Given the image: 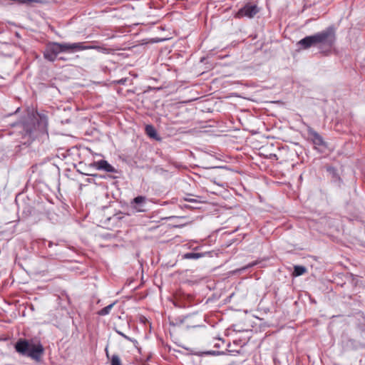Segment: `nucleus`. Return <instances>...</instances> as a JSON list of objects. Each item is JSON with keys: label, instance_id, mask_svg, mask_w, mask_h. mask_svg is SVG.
Segmentation results:
<instances>
[{"label": "nucleus", "instance_id": "1", "mask_svg": "<svg viewBox=\"0 0 365 365\" xmlns=\"http://www.w3.org/2000/svg\"><path fill=\"white\" fill-rule=\"evenodd\" d=\"M336 40V28L331 25L320 32L304 37L297 43V45L302 49H308L316 46L319 48L320 53L328 56L330 54Z\"/></svg>", "mask_w": 365, "mask_h": 365}, {"label": "nucleus", "instance_id": "2", "mask_svg": "<svg viewBox=\"0 0 365 365\" xmlns=\"http://www.w3.org/2000/svg\"><path fill=\"white\" fill-rule=\"evenodd\" d=\"M14 348L19 354L27 356L36 361H40L44 353V349L40 341L36 339H19Z\"/></svg>", "mask_w": 365, "mask_h": 365}, {"label": "nucleus", "instance_id": "3", "mask_svg": "<svg viewBox=\"0 0 365 365\" xmlns=\"http://www.w3.org/2000/svg\"><path fill=\"white\" fill-rule=\"evenodd\" d=\"M81 43H51L46 46L43 53L44 58L50 61H53L56 58L58 53L62 52L75 51L82 49Z\"/></svg>", "mask_w": 365, "mask_h": 365}, {"label": "nucleus", "instance_id": "4", "mask_svg": "<svg viewBox=\"0 0 365 365\" xmlns=\"http://www.w3.org/2000/svg\"><path fill=\"white\" fill-rule=\"evenodd\" d=\"M97 217L100 218L99 222L101 223V226L110 229V226L117 225L120 222L123 218V215L121 212L114 214L112 216L99 212L97 215Z\"/></svg>", "mask_w": 365, "mask_h": 365}, {"label": "nucleus", "instance_id": "5", "mask_svg": "<svg viewBox=\"0 0 365 365\" xmlns=\"http://www.w3.org/2000/svg\"><path fill=\"white\" fill-rule=\"evenodd\" d=\"M259 9L255 4H247L242 8H241L235 15L236 18H242V17H248L252 18L254 17L258 12Z\"/></svg>", "mask_w": 365, "mask_h": 365}, {"label": "nucleus", "instance_id": "6", "mask_svg": "<svg viewBox=\"0 0 365 365\" xmlns=\"http://www.w3.org/2000/svg\"><path fill=\"white\" fill-rule=\"evenodd\" d=\"M93 167H95L96 169L105 171L106 173H117V170L105 160H100L98 161L93 162Z\"/></svg>", "mask_w": 365, "mask_h": 365}, {"label": "nucleus", "instance_id": "7", "mask_svg": "<svg viewBox=\"0 0 365 365\" xmlns=\"http://www.w3.org/2000/svg\"><path fill=\"white\" fill-rule=\"evenodd\" d=\"M307 133L314 145L318 146H322L325 145L322 136L319 135V133L314 130L313 128H309L307 129Z\"/></svg>", "mask_w": 365, "mask_h": 365}, {"label": "nucleus", "instance_id": "8", "mask_svg": "<svg viewBox=\"0 0 365 365\" xmlns=\"http://www.w3.org/2000/svg\"><path fill=\"white\" fill-rule=\"evenodd\" d=\"M145 133L150 138L155 139L158 140H160V138L158 135L155 128L152 125H147L145 128Z\"/></svg>", "mask_w": 365, "mask_h": 365}, {"label": "nucleus", "instance_id": "9", "mask_svg": "<svg viewBox=\"0 0 365 365\" xmlns=\"http://www.w3.org/2000/svg\"><path fill=\"white\" fill-rule=\"evenodd\" d=\"M207 255L205 253L187 252L182 255V259H196L205 257Z\"/></svg>", "mask_w": 365, "mask_h": 365}, {"label": "nucleus", "instance_id": "10", "mask_svg": "<svg viewBox=\"0 0 365 365\" xmlns=\"http://www.w3.org/2000/svg\"><path fill=\"white\" fill-rule=\"evenodd\" d=\"M306 272H307V268L305 267L302 266V265H295L294 267V272H293L292 274L295 277H298V276L304 274Z\"/></svg>", "mask_w": 365, "mask_h": 365}, {"label": "nucleus", "instance_id": "11", "mask_svg": "<svg viewBox=\"0 0 365 365\" xmlns=\"http://www.w3.org/2000/svg\"><path fill=\"white\" fill-rule=\"evenodd\" d=\"M114 304H115V302H113V303L106 306L103 309L98 311L97 312V314H98L100 316H105V315L108 314L110 313V309H112V307H113Z\"/></svg>", "mask_w": 365, "mask_h": 365}, {"label": "nucleus", "instance_id": "12", "mask_svg": "<svg viewBox=\"0 0 365 365\" xmlns=\"http://www.w3.org/2000/svg\"><path fill=\"white\" fill-rule=\"evenodd\" d=\"M114 304H115V302H113V303L106 306L103 309L98 311L97 312V314H98L100 316H105V315L108 314L110 313V309H112V307H113Z\"/></svg>", "mask_w": 365, "mask_h": 365}, {"label": "nucleus", "instance_id": "13", "mask_svg": "<svg viewBox=\"0 0 365 365\" xmlns=\"http://www.w3.org/2000/svg\"><path fill=\"white\" fill-rule=\"evenodd\" d=\"M110 365H122L120 359L118 355L113 354L110 359Z\"/></svg>", "mask_w": 365, "mask_h": 365}, {"label": "nucleus", "instance_id": "14", "mask_svg": "<svg viewBox=\"0 0 365 365\" xmlns=\"http://www.w3.org/2000/svg\"><path fill=\"white\" fill-rule=\"evenodd\" d=\"M92 48H93V49H96V50H97L99 52L106 53L108 51V49L106 48L101 47V46L96 45V41H93Z\"/></svg>", "mask_w": 365, "mask_h": 365}, {"label": "nucleus", "instance_id": "15", "mask_svg": "<svg viewBox=\"0 0 365 365\" xmlns=\"http://www.w3.org/2000/svg\"><path fill=\"white\" fill-rule=\"evenodd\" d=\"M145 197L143 196H138L133 199V202L136 205H140L145 202Z\"/></svg>", "mask_w": 365, "mask_h": 365}, {"label": "nucleus", "instance_id": "16", "mask_svg": "<svg viewBox=\"0 0 365 365\" xmlns=\"http://www.w3.org/2000/svg\"><path fill=\"white\" fill-rule=\"evenodd\" d=\"M24 127L27 134L31 135L33 133L34 125L30 126L29 123H25Z\"/></svg>", "mask_w": 365, "mask_h": 365}, {"label": "nucleus", "instance_id": "17", "mask_svg": "<svg viewBox=\"0 0 365 365\" xmlns=\"http://www.w3.org/2000/svg\"><path fill=\"white\" fill-rule=\"evenodd\" d=\"M257 264V262H252V263H250V264H247V266H245V267H242L241 269H242V270H245V269H248V268H250V267H253V266L256 265Z\"/></svg>", "mask_w": 365, "mask_h": 365}, {"label": "nucleus", "instance_id": "18", "mask_svg": "<svg viewBox=\"0 0 365 365\" xmlns=\"http://www.w3.org/2000/svg\"><path fill=\"white\" fill-rule=\"evenodd\" d=\"M127 79L126 78H121L120 79L119 81H117V83L118 84H120V85H123L125 83Z\"/></svg>", "mask_w": 365, "mask_h": 365}, {"label": "nucleus", "instance_id": "19", "mask_svg": "<svg viewBox=\"0 0 365 365\" xmlns=\"http://www.w3.org/2000/svg\"><path fill=\"white\" fill-rule=\"evenodd\" d=\"M185 200L187 201V202H197V200L195 199H193V198H185Z\"/></svg>", "mask_w": 365, "mask_h": 365}, {"label": "nucleus", "instance_id": "20", "mask_svg": "<svg viewBox=\"0 0 365 365\" xmlns=\"http://www.w3.org/2000/svg\"><path fill=\"white\" fill-rule=\"evenodd\" d=\"M118 333L120 335H121L123 337H124L125 339H128V340H130V338H129L128 336H127L126 335H125L123 333L120 332V331H118Z\"/></svg>", "mask_w": 365, "mask_h": 365}, {"label": "nucleus", "instance_id": "21", "mask_svg": "<svg viewBox=\"0 0 365 365\" xmlns=\"http://www.w3.org/2000/svg\"><path fill=\"white\" fill-rule=\"evenodd\" d=\"M51 246H52V242H48V247H51Z\"/></svg>", "mask_w": 365, "mask_h": 365}, {"label": "nucleus", "instance_id": "22", "mask_svg": "<svg viewBox=\"0 0 365 365\" xmlns=\"http://www.w3.org/2000/svg\"><path fill=\"white\" fill-rule=\"evenodd\" d=\"M106 356H107V357H109L108 352L107 349H106Z\"/></svg>", "mask_w": 365, "mask_h": 365}, {"label": "nucleus", "instance_id": "23", "mask_svg": "<svg viewBox=\"0 0 365 365\" xmlns=\"http://www.w3.org/2000/svg\"><path fill=\"white\" fill-rule=\"evenodd\" d=\"M210 354H215V351L209 352Z\"/></svg>", "mask_w": 365, "mask_h": 365}, {"label": "nucleus", "instance_id": "24", "mask_svg": "<svg viewBox=\"0 0 365 365\" xmlns=\"http://www.w3.org/2000/svg\"><path fill=\"white\" fill-rule=\"evenodd\" d=\"M86 181H87L88 182H90V179H89V178H87Z\"/></svg>", "mask_w": 365, "mask_h": 365}]
</instances>
